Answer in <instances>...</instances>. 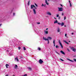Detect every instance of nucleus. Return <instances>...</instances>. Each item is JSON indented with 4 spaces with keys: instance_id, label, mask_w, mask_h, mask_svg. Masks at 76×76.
Returning <instances> with one entry per match:
<instances>
[{
    "instance_id": "nucleus-1",
    "label": "nucleus",
    "mask_w": 76,
    "mask_h": 76,
    "mask_svg": "<svg viewBox=\"0 0 76 76\" xmlns=\"http://www.w3.org/2000/svg\"><path fill=\"white\" fill-rule=\"evenodd\" d=\"M58 23V25H61V26H64V23L62 22L61 23L58 22V21H57V20H56L54 21V23Z\"/></svg>"
},
{
    "instance_id": "nucleus-2",
    "label": "nucleus",
    "mask_w": 76,
    "mask_h": 76,
    "mask_svg": "<svg viewBox=\"0 0 76 76\" xmlns=\"http://www.w3.org/2000/svg\"><path fill=\"white\" fill-rule=\"evenodd\" d=\"M44 40H45V41H48V44H49V40L48 39H47L46 37H43Z\"/></svg>"
},
{
    "instance_id": "nucleus-3",
    "label": "nucleus",
    "mask_w": 76,
    "mask_h": 76,
    "mask_svg": "<svg viewBox=\"0 0 76 76\" xmlns=\"http://www.w3.org/2000/svg\"><path fill=\"white\" fill-rule=\"evenodd\" d=\"M58 11H59L60 12H61V11H63V8L62 7H58Z\"/></svg>"
},
{
    "instance_id": "nucleus-4",
    "label": "nucleus",
    "mask_w": 76,
    "mask_h": 76,
    "mask_svg": "<svg viewBox=\"0 0 76 76\" xmlns=\"http://www.w3.org/2000/svg\"><path fill=\"white\" fill-rule=\"evenodd\" d=\"M60 45L61 46L62 48H63V45H62V44H61V43L60 42V40H59L58 41Z\"/></svg>"
},
{
    "instance_id": "nucleus-5",
    "label": "nucleus",
    "mask_w": 76,
    "mask_h": 76,
    "mask_svg": "<svg viewBox=\"0 0 76 76\" xmlns=\"http://www.w3.org/2000/svg\"><path fill=\"white\" fill-rule=\"evenodd\" d=\"M46 13L47 15H49V16H51V12H46Z\"/></svg>"
},
{
    "instance_id": "nucleus-6",
    "label": "nucleus",
    "mask_w": 76,
    "mask_h": 76,
    "mask_svg": "<svg viewBox=\"0 0 76 76\" xmlns=\"http://www.w3.org/2000/svg\"><path fill=\"white\" fill-rule=\"evenodd\" d=\"M13 54V52L12 51L10 52L9 54V56H12Z\"/></svg>"
},
{
    "instance_id": "nucleus-7",
    "label": "nucleus",
    "mask_w": 76,
    "mask_h": 76,
    "mask_svg": "<svg viewBox=\"0 0 76 76\" xmlns=\"http://www.w3.org/2000/svg\"><path fill=\"white\" fill-rule=\"evenodd\" d=\"M15 61H17L18 62V61H19V59H18V57H16V58H15Z\"/></svg>"
},
{
    "instance_id": "nucleus-8",
    "label": "nucleus",
    "mask_w": 76,
    "mask_h": 76,
    "mask_svg": "<svg viewBox=\"0 0 76 76\" xmlns=\"http://www.w3.org/2000/svg\"><path fill=\"white\" fill-rule=\"evenodd\" d=\"M39 62L40 64H41L42 63H43V61L41 60V59H40L39 61Z\"/></svg>"
},
{
    "instance_id": "nucleus-9",
    "label": "nucleus",
    "mask_w": 76,
    "mask_h": 76,
    "mask_svg": "<svg viewBox=\"0 0 76 76\" xmlns=\"http://www.w3.org/2000/svg\"><path fill=\"white\" fill-rule=\"evenodd\" d=\"M33 11L34 15H36V10H35V9H33Z\"/></svg>"
},
{
    "instance_id": "nucleus-10",
    "label": "nucleus",
    "mask_w": 76,
    "mask_h": 76,
    "mask_svg": "<svg viewBox=\"0 0 76 76\" xmlns=\"http://www.w3.org/2000/svg\"><path fill=\"white\" fill-rule=\"evenodd\" d=\"M46 39H48L49 40H51V39H52V37H48V38Z\"/></svg>"
},
{
    "instance_id": "nucleus-11",
    "label": "nucleus",
    "mask_w": 76,
    "mask_h": 76,
    "mask_svg": "<svg viewBox=\"0 0 76 76\" xmlns=\"http://www.w3.org/2000/svg\"><path fill=\"white\" fill-rule=\"evenodd\" d=\"M34 7H35V6L34 5H31V9H32Z\"/></svg>"
},
{
    "instance_id": "nucleus-12",
    "label": "nucleus",
    "mask_w": 76,
    "mask_h": 76,
    "mask_svg": "<svg viewBox=\"0 0 76 76\" xmlns=\"http://www.w3.org/2000/svg\"><path fill=\"white\" fill-rule=\"evenodd\" d=\"M20 58H21V61L22 62V63H23V58H22V57H20Z\"/></svg>"
},
{
    "instance_id": "nucleus-13",
    "label": "nucleus",
    "mask_w": 76,
    "mask_h": 76,
    "mask_svg": "<svg viewBox=\"0 0 76 76\" xmlns=\"http://www.w3.org/2000/svg\"><path fill=\"white\" fill-rule=\"evenodd\" d=\"M61 53L62 54H64V55H65V53H64V52H63V51L62 50H61L60 51Z\"/></svg>"
},
{
    "instance_id": "nucleus-14",
    "label": "nucleus",
    "mask_w": 76,
    "mask_h": 76,
    "mask_svg": "<svg viewBox=\"0 0 76 76\" xmlns=\"http://www.w3.org/2000/svg\"><path fill=\"white\" fill-rule=\"evenodd\" d=\"M45 3L47 5H48V4H49V3L47 2V0H45Z\"/></svg>"
},
{
    "instance_id": "nucleus-15",
    "label": "nucleus",
    "mask_w": 76,
    "mask_h": 76,
    "mask_svg": "<svg viewBox=\"0 0 76 76\" xmlns=\"http://www.w3.org/2000/svg\"><path fill=\"white\" fill-rule=\"evenodd\" d=\"M60 28H58L57 29V31L58 32H60Z\"/></svg>"
},
{
    "instance_id": "nucleus-16",
    "label": "nucleus",
    "mask_w": 76,
    "mask_h": 76,
    "mask_svg": "<svg viewBox=\"0 0 76 76\" xmlns=\"http://www.w3.org/2000/svg\"><path fill=\"white\" fill-rule=\"evenodd\" d=\"M5 66L6 68H8V66H9V65L8 64H6L5 65Z\"/></svg>"
},
{
    "instance_id": "nucleus-17",
    "label": "nucleus",
    "mask_w": 76,
    "mask_h": 76,
    "mask_svg": "<svg viewBox=\"0 0 76 76\" xmlns=\"http://www.w3.org/2000/svg\"><path fill=\"white\" fill-rule=\"evenodd\" d=\"M17 68H18V65H15L14 68L15 69H17Z\"/></svg>"
},
{
    "instance_id": "nucleus-18",
    "label": "nucleus",
    "mask_w": 76,
    "mask_h": 76,
    "mask_svg": "<svg viewBox=\"0 0 76 76\" xmlns=\"http://www.w3.org/2000/svg\"><path fill=\"white\" fill-rule=\"evenodd\" d=\"M67 60H69V61H71V62H74V61H72L70 59H67Z\"/></svg>"
},
{
    "instance_id": "nucleus-19",
    "label": "nucleus",
    "mask_w": 76,
    "mask_h": 76,
    "mask_svg": "<svg viewBox=\"0 0 76 76\" xmlns=\"http://www.w3.org/2000/svg\"><path fill=\"white\" fill-rule=\"evenodd\" d=\"M45 34H48V31H45Z\"/></svg>"
},
{
    "instance_id": "nucleus-20",
    "label": "nucleus",
    "mask_w": 76,
    "mask_h": 76,
    "mask_svg": "<svg viewBox=\"0 0 76 76\" xmlns=\"http://www.w3.org/2000/svg\"><path fill=\"white\" fill-rule=\"evenodd\" d=\"M64 42L67 44H69V43L67 42L66 40H63Z\"/></svg>"
},
{
    "instance_id": "nucleus-21",
    "label": "nucleus",
    "mask_w": 76,
    "mask_h": 76,
    "mask_svg": "<svg viewBox=\"0 0 76 76\" xmlns=\"http://www.w3.org/2000/svg\"><path fill=\"white\" fill-rule=\"evenodd\" d=\"M45 6H46V4H42V7H45Z\"/></svg>"
},
{
    "instance_id": "nucleus-22",
    "label": "nucleus",
    "mask_w": 76,
    "mask_h": 76,
    "mask_svg": "<svg viewBox=\"0 0 76 76\" xmlns=\"http://www.w3.org/2000/svg\"><path fill=\"white\" fill-rule=\"evenodd\" d=\"M69 2L70 4V7H72V4H71V3H70V1H69Z\"/></svg>"
},
{
    "instance_id": "nucleus-23",
    "label": "nucleus",
    "mask_w": 76,
    "mask_h": 76,
    "mask_svg": "<svg viewBox=\"0 0 76 76\" xmlns=\"http://www.w3.org/2000/svg\"><path fill=\"white\" fill-rule=\"evenodd\" d=\"M72 51L74 52H75V51H76V49L74 48V49H73Z\"/></svg>"
},
{
    "instance_id": "nucleus-24",
    "label": "nucleus",
    "mask_w": 76,
    "mask_h": 76,
    "mask_svg": "<svg viewBox=\"0 0 76 76\" xmlns=\"http://www.w3.org/2000/svg\"><path fill=\"white\" fill-rule=\"evenodd\" d=\"M37 50L39 51H41V48H38Z\"/></svg>"
},
{
    "instance_id": "nucleus-25",
    "label": "nucleus",
    "mask_w": 76,
    "mask_h": 76,
    "mask_svg": "<svg viewBox=\"0 0 76 76\" xmlns=\"http://www.w3.org/2000/svg\"><path fill=\"white\" fill-rule=\"evenodd\" d=\"M55 39H54L53 40V44H55Z\"/></svg>"
},
{
    "instance_id": "nucleus-26",
    "label": "nucleus",
    "mask_w": 76,
    "mask_h": 76,
    "mask_svg": "<svg viewBox=\"0 0 76 76\" xmlns=\"http://www.w3.org/2000/svg\"><path fill=\"white\" fill-rule=\"evenodd\" d=\"M28 69L29 70H31L32 69H31V67H28Z\"/></svg>"
},
{
    "instance_id": "nucleus-27",
    "label": "nucleus",
    "mask_w": 76,
    "mask_h": 76,
    "mask_svg": "<svg viewBox=\"0 0 76 76\" xmlns=\"http://www.w3.org/2000/svg\"><path fill=\"white\" fill-rule=\"evenodd\" d=\"M59 48V46H58L57 45H56V48Z\"/></svg>"
},
{
    "instance_id": "nucleus-28",
    "label": "nucleus",
    "mask_w": 76,
    "mask_h": 76,
    "mask_svg": "<svg viewBox=\"0 0 76 76\" xmlns=\"http://www.w3.org/2000/svg\"><path fill=\"white\" fill-rule=\"evenodd\" d=\"M56 17L57 18H58V17H59V15L58 14H57L56 15Z\"/></svg>"
},
{
    "instance_id": "nucleus-29",
    "label": "nucleus",
    "mask_w": 76,
    "mask_h": 76,
    "mask_svg": "<svg viewBox=\"0 0 76 76\" xmlns=\"http://www.w3.org/2000/svg\"><path fill=\"white\" fill-rule=\"evenodd\" d=\"M23 48L24 50H26V48H25V47H23Z\"/></svg>"
},
{
    "instance_id": "nucleus-30",
    "label": "nucleus",
    "mask_w": 76,
    "mask_h": 76,
    "mask_svg": "<svg viewBox=\"0 0 76 76\" xmlns=\"http://www.w3.org/2000/svg\"><path fill=\"white\" fill-rule=\"evenodd\" d=\"M28 6H29V1L28 3Z\"/></svg>"
},
{
    "instance_id": "nucleus-31",
    "label": "nucleus",
    "mask_w": 76,
    "mask_h": 76,
    "mask_svg": "<svg viewBox=\"0 0 76 76\" xmlns=\"http://www.w3.org/2000/svg\"><path fill=\"white\" fill-rule=\"evenodd\" d=\"M34 4H35V6H36V7H37L38 5H37V4H36V3H35Z\"/></svg>"
},
{
    "instance_id": "nucleus-32",
    "label": "nucleus",
    "mask_w": 76,
    "mask_h": 76,
    "mask_svg": "<svg viewBox=\"0 0 76 76\" xmlns=\"http://www.w3.org/2000/svg\"><path fill=\"white\" fill-rule=\"evenodd\" d=\"M22 76H27V74H25L24 75H23Z\"/></svg>"
},
{
    "instance_id": "nucleus-33",
    "label": "nucleus",
    "mask_w": 76,
    "mask_h": 76,
    "mask_svg": "<svg viewBox=\"0 0 76 76\" xmlns=\"http://www.w3.org/2000/svg\"><path fill=\"white\" fill-rule=\"evenodd\" d=\"M60 60H61V61H64V60H63V59H61V58L60 59Z\"/></svg>"
},
{
    "instance_id": "nucleus-34",
    "label": "nucleus",
    "mask_w": 76,
    "mask_h": 76,
    "mask_svg": "<svg viewBox=\"0 0 76 76\" xmlns=\"http://www.w3.org/2000/svg\"><path fill=\"white\" fill-rule=\"evenodd\" d=\"M20 48V47H18V50H20V48Z\"/></svg>"
},
{
    "instance_id": "nucleus-35",
    "label": "nucleus",
    "mask_w": 76,
    "mask_h": 76,
    "mask_svg": "<svg viewBox=\"0 0 76 76\" xmlns=\"http://www.w3.org/2000/svg\"><path fill=\"white\" fill-rule=\"evenodd\" d=\"M75 48H73V47H72V48H71V49H72V50H73V49H74Z\"/></svg>"
},
{
    "instance_id": "nucleus-36",
    "label": "nucleus",
    "mask_w": 76,
    "mask_h": 76,
    "mask_svg": "<svg viewBox=\"0 0 76 76\" xmlns=\"http://www.w3.org/2000/svg\"><path fill=\"white\" fill-rule=\"evenodd\" d=\"M66 49L68 50V51H69V52H70V50H69V49L67 48Z\"/></svg>"
},
{
    "instance_id": "nucleus-37",
    "label": "nucleus",
    "mask_w": 76,
    "mask_h": 76,
    "mask_svg": "<svg viewBox=\"0 0 76 76\" xmlns=\"http://www.w3.org/2000/svg\"><path fill=\"white\" fill-rule=\"evenodd\" d=\"M74 61H75V62H76V59H74Z\"/></svg>"
},
{
    "instance_id": "nucleus-38",
    "label": "nucleus",
    "mask_w": 76,
    "mask_h": 76,
    "mask_svg": "<svg viewBox=\"0 0 76 76\" xmlns=\"http://www.w3.org/2000/svg\"><path fill=\"white\" fill-rule=\"evenodd\" d=\"M66 16L64 17V20H66Z\"/></svg>"
},
{
    "instance_id": "nucleus-39",
    "label": "nucleus",
    "mask_w": 76,
    "mask_h": 76,
    "mask_svg": "<svg viewBox=\"0 0 76 76\" xmlns=\"http://www.w3.org/2000/svg\"><path fill=\"white\" fill-rule=\"evenodd\" d=\"M65 36L66 37H67V34H65Z\"/></svg>"
},
{
    "instance_id": "nucleus-40",
    "label": "nucleus",
    "mask_w": 76,
    "mask_h": 76,
    "mask_svg": "<svg viewBox=\"0 0 76 76\" xmlns=\"http://www.w3.org/2000/svg\"><path fill=\"white\" fill-rule=\"evenodd\" d=\"M15 13H13V16H15Z\"/></svg>"
},
{
    "instance_id": "nucleus-41",
    "label": "nucleus",
    "mask_w": 76,
    "mask_h": 76,
    "mask_svg": "<svg viewBox=\"0 0 76 76\" xmlns=\"http://www.w3.org/2000/svg\"><path fill=\"white\" fill-rule=\"evenodd\" d=\"M58 19H60V17H58Z\"/></svg>"
},
{
    "instance_id": "nucleus-42",
    "label": "nucleus",
    "mask_w": 76,
    "mask_h": 76,
    "mask_svg": "<svg viewBox=\"0 0 76 76\" xmlns=\"http://www.w3.org/2000/svg\"><path fill=\"white\" fill-rule=\"evenodd\" d=\"M37 23V24H40V23H39V22Z\"/></svg>"
},
{
    "instance_id": "nucleus-43",
    "label": "nucleus",
    "mask_w": 76,
    "mask_h": 76,
    "mask_svg": "<svg viewBox=\"0 0 76 76\" xmlns=\"http://www.w3.org/2000/svg\"><path fill=\"white\" fill-rule=\"evenodd\" d=\"M34 7L35 9H37V8L36 7H35H35Z\"/></svg>"
},
{
    "instance_id": "nucleus-44",
    "label": "nucleus",
    "mask_w": 76,
    "mask_h": 76,
    "mask_svg": "<svg viewBox=\"0 0 76 76\" xmlns=\"http://www.w3.org/2000/svg\"><path fill=\"white\" fill-rule=\"evenodd\" d=\"M72 35H73V34H74V33H72Z\"/></svg>"
},
{
    "instance_id": "nucleus-45",
    "label": "nucleus",
    "mask_w": 76,
    "mask_h": 76,
    "mask_svg": "<svg viewBox=\"0 0 76 76\" xmlns=\"http://www.w3.org/2000/svg\"><path fill=\"white\" fill-rule=\"evenodd\" d=\"M57 54H58V55H60V54H59V53H58V52L57 53H56Z\"/></svg>"
},
{
    "instance_id": "nucleus-46",
    "label": "nucleus",
    "mask_w": 76,
    "mask_h": 76,
    "mask_svg": "<svg viewBox=\"0 0 76 76\" xmlns=\"http://www.w3.org/2000/svg\"><path fill=\"white\" fill-rule=\"evenodd\" d=\"M64 15V14L63 13H62V15Z\"/></svg>"
},
{
    "instance_id": "nucleus-47",
    "label": "nucleus",
    "mask_w": 76,
    "mask_h": 76,
    "mask_svg": "<svg viewBox=\"0 0 76 76\" xmlns=\"http://www.w3.org/2000/svg\"><path fill=\"white\" fill-rule=\"evenodd\" d=\"M60 5L61 6V7H63V5H62L61 4Z\"/></svg>"
},
{
    "instance_id": "nucleus-48",
    "label": "nucleus",
    "mask_w": 76,
    "mask_h": 76,
    "mask_svg": "<svg viewBox=\"0 0 76 76\" xmlns=\"http://www.w3.org/2000/svg\"><path fill=\"white\" fill-rule=\"evenodd\" d=\"M55 53H57V52L56 51H55Z\"/></svg>"
},
{
    "instance_id": "nucleus-49",
    "label": "nucleus",
    "mask_w": 76,
    "mask_h": 76,
    "mask_svg": "<svg viewBox=\"0 0 76 76\" xmlns=\"http://www.w3.org/2000/svg\"><path fill=\"white\" fill-rule=\"evenodd\" d=\"M48 28H47L46 30H48Z\"/></svg>"
},
{
    "instance_id": "nucleus-50",
    "label": "nucleus",
    "mask_w": 76,
    "mask_h": 76,
    "mask_svg": "<svg viewBox=\"0 0 76 76\" xmlns=\"http://www.w3.org/2000/svg\"><path fill=\"white\" fill-rule=\"evenodd\" d=\"M55 44H53V45H54V47H55Z\"/></svg>"
},
{
    "instance_id": "nucleus-51",
    "label": "nucleus",
    "mask_w": 76,
    "mask_h": 76,
    "mask_svg": "<svg viewBox=\"0 0 76 76\" xmlns=\"http://www.w3.org/2000/svg\"><path fill=\"white\" fill-rule=\"evenodd\" d=\"M64 26V27H66V26L65 25V26Z\"/></svg>"
},
{
    "instance_id": "nucleus-52",
    "label": "nucleus",
    "mask_w": 76,
    "mask_h": 76,
    "mask_svg": "<svg viewBox=\"0 0 76 76\" xmlns=\"http://www.w3.org/2000/svg\"><path fill=\"white\" fill-rule=\"evenodd\" d=\"M1 24H0V26H1Z\"/></svg>"
},
{
    "instance_id": "nucleus-53",
    "label": "nucleus",
    "mask_w": 76,
    "mask_h": 76,
    "mask_svg": "<svg viewBox=\"0 0 76 76\" xmlns=\"http://www.w3.org/2000/svg\"><path fill=\"white\" fill-rule=\"evenodd\" d=\"M69 42H70V41H69Z\"/></svg>"
},
{
    "instance_id": "nucleus-54",
    "label": "nucleus",
    "mask_w": 76,
    "mask_h": 76,
    "mask_svg": "<svg viewBox=\"0 0 76 76\" xmlns=\"http://www.w3.org/2000/svg\"><path fill=\"white\" fill-rule=\"evenodd\" d=\"M13 76H15V75H13Z\"/></svg>"
},
{
    "instance_id": "nucleus-55",
    "label": "nucleus",
    "mask_w": 76,
    "mask_h": 76,
    "mask_svg": "<svg viewBox=\"0 0 76 76\" xmlns=\"http://www.w3.org/2000/svg\"><path fill=\"white\" fill-rule=\"evenodd\" d=\"M48 1H49V0H48Z\"/></svg>"
},
{
    "instance_id": "nucleus-56",
    "label": "nucleus",
    "mask_w": 76,
    "mask_h": 76,
    "mask_svg": "<svg viewBox=\"0 0 76 76\" xmlns=\"http://www.w3.org/2000/svg\"><path fill=\"white\" fill-rule=\"evenodd\" d=\"M74 57H76V56H75Z\"/></svg>"
}]
</instances>
